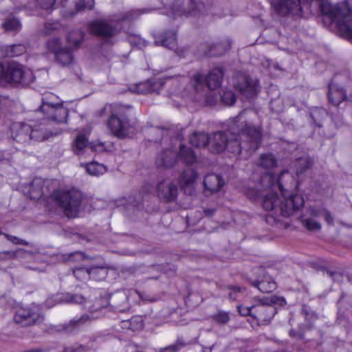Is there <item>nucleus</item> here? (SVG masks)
I'll list each match as a JSON object with an SVG mask.
<instances>
[{"label": "nucleus", "mask_w": 352, "mask_h": 352, "mask_svg": "<svg viewBox=\"0 0 352 352\" xmlns=\"http://www.w3.org/2000/svg\"><path fill=\"white\" fill-rule=\"evenodd\" d=\"M322 216L324 217L325 221L329 225H333L334 219L330 211H329L327 209L323 210Z\"/></svg>", "instance_id": "obj_55"}, {"label": "nucleus", "mask_w": 352, "mask_h": 352, "mask_svg": "<svg viewBox=\"0 0 352 352\" xmlns=\"http://www.w3.org/2000/svg\"><path fill=\"white\" fill-rule=\"evenodd\" d=\"M2 26L6 31L18 32L21 30V24L20 21L16 17H10L7 19Z\"/></svg>", "instance_id": "obj_39"}, {"label": "nucleus", "mask_w": 352, "mask_h": 352, "mask_svg": "<svg viewBox=\"0 0 352 352\" xmlns=\"http://www.w3.org/2000/svg\"><path fill=\"white\" fill-rule=\"evenodd\" d=\"M216 210L214 208H206L204 210V213L205 216L208 217H211L215 213Z\"/></svg>", "instance_id": "obj_58"}, {"label": "nucleus", "mask_w": 352, "mask_h": 352, "mask_svg": "<svg viewBox=\"0 0 352 352\" xmlns=\"http://www.w3.org/2000/svg\"><path fill=\"white\" fill-rule=\"evenodd\" d=\"M227 288L229 291L228 298L231 300H235L238 298V294L243 291V288L236 285H228Z\"/></svg>", "instance_id": "obj_51"}, {"label": "nucleus", "mask_w": 352, "mask_h": 352, "mask_svg": "<svg viewBox=\"0 0 352 352\" xmlns=\"http://www.w3.org/2000/svg\"><path fill=\"white\" fill-rule=\"evenodd\" d=\"M31 125L23 122H15L10 126V137L16 142L25 145L31 142Z\"/></svg>", "instance_id": "obj_14"}, {"label": "nucleus", "mask_w": 352, "mask_h": 352, "mask_svg": "<svg viewBox=\"0 0 352 352\" xmlns=\"http://www.w3.org/2000/svg\"><path fill=\"white\" fill-rule=\"evenodd\" d=\"M26 267L28 268V269L32 270H35V271H37V270L40 271L41 270L38 267L34 266V265H27Z\"/></svg>", "instance_id": "obj_63"}, {"label": "nucleus", "mask_w": 352, "mask_h": 352, "mask_svg": "<svg viewBox=\"0 0 352 352\" xmlns=\"http://www.w3.org/2000/svg\"><path fill=\"white\" fill-rule=\"evenodd\" d=\"M43 182L40 179H34L30 185L29 194L31 199L38 200L43 196Z\"/></svg>", "instance_id": "obj_34"}, {"label": "nucleus", "mask_w": 352, "mask_h": 352, "mask_svg": "<svg viewBox=\"0 0 352 352\" xmlns=\"http://www.w3.org/2000/svg\"><path fill=\"white\" fill-rule=\"evenodd\" d=\"M221 101L226 105L232 106L236 101L235 94L230 90L224 91L221 96Z\"/></svg>", "instance_id": "obj_47"}, {"label": "nucleus", "mask_w": 352, "mask_h": 352, "mask_svg": "<svg viewBox=\"0 0 352 352\" xmlns=\"http://www.w3.org/2000/svg\"><path fill=\"white\" fill-rule=\"evenodd\" d=\"M177 157L175 151L166 149L157 157L155 163L158 167L171 168L175 164Z\"/></svg>", "instance_id": "obj_24"}, {"label": "nucleus", "mask_w": 352, "mask_h": 352, "mask_svg": "<svg viewBox=\"0 0 352 352\" xmlns=\"http://www.w3.org/2000/svg\"><path fill=\"white\" fill-rule=\"evenodd\" d=\"M54 302H66L69 303L82 304V302L87 303L86 299L81 295L73 294L67 293L63 295V297H52L49 298L45 301V305L47 307H52L54 305Z\"/></svg>", "instance_id": "obj_23"}, {"label": "nucleus", "mask_w": 352, "mask_h": 352, "mask_svg": "<svg viewBox=\"0 0 352 352\" xmlns=\"http://www.w3.org/2000/svg\"><path fill=\"white\" fill-rule=\"evenodd\" d=\"M197 177V172L191 168H188L183 171L179 177V182L185 191L187 188H191L193 186Z\"/></svg>", "instance_id": "obj_28"}, {"label": "nucleus", "mask_w": 352, "mask_h": 352, "mask_svg": "<svg viewBox=\"0 0 352 352\" xmlns=\"http://www.w3.org/2000/svg\"><path fill=\"white\" fill-rule=\"evenodd\" d=\"M325 209L326 208H316L312 207V208H309V213L311 216H313L314 217H318L320 216H322L323 210H325Z\"/></svg>", "instance_id": "obj_56"}, {"label": "nucleus", "mask_w": 352, "mask_h": 352, "mask_svg": "<svg viewBox=\"0 0 352 352\" xmlns=\"http://www.w3.org/2000/svg\"><path fill=\"white\" fill-rule=\"evenodd\" d=\"M22 256L25 258H32L34 256L30 252L21 248H19L15 251L8 250L0 252V261H1L12 260Z\"/></svg>", "instance_id": "obj_29"}, {"label": "nucleus", "mask_w": 352, "mask_h": 352, "mask_svg": "<svg viewBox=\"0 0 352 352\" xmlns=\"http://www.w3.org/2000/svg\"><path fill=\"white\" fill-rule=\"evenodd\" d=\"M234 88L247 98H252L258 91V80L242 75L238 77Z\"/></svg>", "instance_id": "obj_16"}, {"label": "nucleus", "mask_w": 352, "mask_h": 352, "mask_svg": "<svg viewBox=\"0 0 352 352\" xmlns=\"http://www.w3.org/2000/svg\"><path fill=\"white\" fill-rule=\"evenodd\" d=\"M94 3V0H78L75 4V14L85 10H92Z\"/></svg>", "instance_id": "obj_41"}, {"label": "nucleus", "mask_w": 352, "mask_h": 352, "mask_svg": "<svg viewBox=\"0 0 352 352\" xmlns=\"http://www.w3.org/2000/svg\"><path fill=\"white\" fill-rule=\"evenodd\" d=\"M177 157L182 160L186 164H192L197 160L194 151L184 144H181L179 146V151L177 155Z\"/></svg>", "instance_id": "obj_32"}, {"label": "nucleus", "mask_w": 352, "mask_h": 352, "mask_svg": "<svg viewBox=\"0 0 352 352\" xmlns=\"http://www.w3.org/2000/svg\"><path fill=\"white\" fill-rule=\"evenodd\" d=\"M46 46L47 50L54 54V55H55L63 47L61 44V40L59 38L50 39L47 42Z\"/></svg>", "instance_id": "obj_45"}, {"label": "nucleus", "mask_w": 352, "mask_h": 352, "mask_svg": "<svg viewBox=\"0 0 352 352\" xmlns=\"http://www.w3.org/2000/svg\"><path fill=\"white\" fill-rule=\"evenodd\" d=\"M313 121L318 127L322 126V120L327 116V112L323 109L316 108L310 113Z\"/></svg>", "instance_id": "obj_40"}, {"label": "nucleus", "mask_w": 352, "mask_h": 352, "mask_svg": "<svg viewBox=\"0 0 352 352\" xmlns=\"http://www.w3.org/2000/svg\"><path fill=\"white\" fill-rule=\"evenodd\" d=\"M144 12L140 10H129L125 12H122L118 14L112 15L115 21L117 24L121 26V23L123 22H131L139 17V16Z\"/></svg>", "instance_id": "obj_31"}, {"label": "nucleus", "mask_w": 352, "mask_h": 352, "mask_svg": "<svg viewBox=\"0 0 352 352\" xmlns=\"http://www.w3.org/2000/svg\"><path fill=\"white\" fill-rule=\"evenodd\" d=\"M178 195L177 184L170 179L160 181L157 184V195L158 198L166 203L173 202Z\"/></svg>", "instance_id": "obj_13"}, {"label": "nucleus", "mask_w": 352, "mask_h": 352, "mask_svg": "<svg viewBox=\"0 0 352 352\" xmlns=\"http://www.w3.org/2000/svg\"><path fill=\"white\" fill-rule=\"evenodd\" d=\"M224 72L221 67H217L210 70L206 76L201 72H197L190 79V85L197 93L201 92L207 86L210 89H218L223 80Z\"/></svg>", "instance_id": "obj_10"}, {"label": "nucleus", "mask_w": 352, "mask_h": 352, "mask_svg": "<svg viewBox=\"0 0 352 352\" xmlns=\"http://www.w3.org/2000/svg\"><path fill=\"white\" fill-rule=\"evenodd\" d=\"M63 102L52 93L44 94L41 99L40 111L45 119L56 123H65L69 115L68 109L63 107Z\"/></svg>", "instance_id": "obj_6"}, {"label": "nucleus", "mask_w": 352, "mask_h": 352, "mask_svg": "<svg viewBox=\"0 0 352 352\" xmlns=\"http://www.w3.org/2000/svg\"><path fill=\"white\" fill-rule=\"evenodd\" d=\"M73 152L78 155H82L84 151L90 148L93 149V146L89 143L87 138L84 134H78L72 144Z\"/></svg>", "instance_id": "obj_27"}, {"label": "nucleus", "mask_w": 352, "mask_h": 352, "mask_svg": "<svg viewBox=\"0 0 352 352\" xmlns=\"http://www.w3.org/2000/svg\"><path fill=\"white\" fill-rule=\"evenodd\" d=\"M52 197L63 209L67 217L74 218L77 216L82 199L80 191L76 189L66 191L58 190L53 192Z\"/></svg>", "instance_id": "obj_7"}, {"label": "nucleus", "mask_w": 352, "mask_h": 352, "mask_svg": "<svg viewBox=\"0 0 352 352\" xmlns=\"http://www.w3.org/2000/svg\"><path fill=\"white\" fill-rule=\"evenodd\" d=\"M313 164L314 162L312 159L309 157L299 158L295 164L296 173L297 176L302 175L307 170L310 169Z\"/></svg>", "instance_id": "obj_35"}, {"label": "nucleus", "mask_w": 352, "mask_h": 352, "mask_svg": "<svg viewBox=\"0 0 352 352\" xmlns=\"http://www.w3.org/2000/svg\"><path fill=\"white\" fill-rule=\"evenodd\" d=\"M176 16H193L203 14L206 11V6L202 0H187L186 5L176 1L172 7Z\"/></svg>", "instance_id": "obj_12"}, {"label": "nucleus", "mask_w": 352, "mask_h": 352, "mask_svg": "<svg viewBox=\"0 0 352 352\" xmlns=\"http://www.w3.org/2000/svg\"><path fill=\"white\" fill-rule=\"evenodd\" d=\"M34 80L33 72L15 61H10L4 66L3 86L16 87L28 86Z\"/></svg>", "instance_id": "obj_5"}, {"label": "nucleus", "mask_w": 352, "mask_h": 352, "mask_svg": "<svg viewBox=\"0 0 352 352\" xmlns=\"http://www.w3.org/2000/svg\"><path fill=\"white\" fill-rule=\"evenodd\" d=\"M212 319L214 322L219 324H225L230 320V314L227 311H219L217 313L212 315Z\"/></svg>", "instance_id": "obj_43"}, {"label": "nucleus", "mask_w": 352, "mask_h": 352, "mask_svg": "<svg viewBox=\"0 0 352 352\" xmlns=\"http://www.w3.org/2000/svg\"><path fill=\"white\" fill-rule=\"evenodd\" d=\"M118 112L109 117L107 126L111 133L120 139L129 137L135 131V122L131 121L126 110L131 109V105L117 104Z\"/></svg>", "instance_id": "obj_4"}, {"label": "nucleus", "mask_w": 352, "mask_h": 352, "mask_svg": "<svg viewBox=\"0 0 352 352\" xmlns=\"http://www.w3.org/2000/svg\"><path fill=\"white\" fill-rule=\"evenodd\" d=\"M135 293L138 295L139 298L144 302H154L156 299L153 297L150 296L145 292L135 291Z\"/></svg>", "instance_id": "obj_54"}, {"label": "nucleus", "mask_w": 352, "mask_h": 352, "mask_svg": "<svg viewBox=\"0 0 352 352\" xmlns=\"http://www.w3.org/2000/svg\"><path fill=\"white\" fill-rule=\"evenodd\" d=\"M164 85V82L161 80H149L146 82L139 83L137 85V92L142 94L152 93L159 94Z\"/></svg>", "instance_id": "obj_22"}, {"label": "nucleus", "mask_w": 352, "mask_h": 352, "mask_svg": "<svg viewBox=\"0 0 352 352\" xmlns=\"http://www.w3.org/2000/svg\"><path fill=\"white\" fill-rule=\"evenodd\" d=\"M26 51L25 46L23 44H15L8 46V56H18Z\"/></svg>", "instance_id": "obj_44"}, {"label": "nucleus", "mask_w": 352, "mask_h": 352, "mask_svg": "<svg viewBox=\"0 0 352 352\" xmlns=\"http://www.w3.org/2000/svg\"><path fill=\"white\" fill-rule=\"evenodd\" d=\"M277 160L272 153L262 154L258 162L259 166L265 169H271L276 166Z\"/></svg>", "instance_id": "obj_36"}, {"label": "nucleus", "mask_w": 352, "mask_h": 352, "mask_svg": "<svg viewBox=\"0 0 352 352\" xmlns=\"http://www.w3.org/2000/svg\"><path fill=\"white\" fill-rule=\"evenodd\" d=\"M232 45V41L226 38L217 43H203L199 46L201 55L204 56H221L228 51Z\"/></svg>", "instance_id": "obj_15"}, {"label": "nucleus", "mask_w": 352, "mask_h": 352, "mask_svg": "<svg viewBox=\"0 0 352 352\" xmlns=\"http://www.w3.org/2000/svg\"><path fill=\"white\" fill-rule=\"evenodd\" d=\"M228 130L234 136L228 142L226 148L229 152L239 155L243 150L252 153L259 148L262 130L248 119L246 111L228 121Z\"/></svg>", "instance_id": "obj_2"}, {"label": "nucleus", "mask_w": 352, "mask_h": 352, "mask_svg": "<svg viewBox=\"0 0 352 352\" xmlns=\"http://www.w3.org/2000/svg\"><path fill=\"white\" fill-rule=\"evenodd\" d=\"M30 135L31 141L35 140L39 142L44 140L45 138H47L45 129L43 127H41V126L38 128H33L32 126V131Z\"/></svg>", "instance_id": "obj_42"}, {"label": "nucleus", "mask_w": 352, "mask_h": 352, "mask_svg": "<svg viewBox=\"0 0 352 352\" xmlns=\"http://www.w3.org/2000/svg\"><path fill=\"white\" fill-rule=\"evenodd\" d=\"M85 33L80 30H75L69 32L67 36V42L72 45L75 49L79 48L81 43L84 40Z\"/></svg>", "instance_id": "obj_33"}, {"label": "nucleus", "mask_w": 352, "mask_h": 352, "mask_svg": "<svg viewBox=\"0 0 352 352\" xmlns=\"http://www.w3.org/2000/svg\"><path fill=\"white\" fill-rule=\"evenodd\" d=\"M106 275H107V273L105 274V275L104 276L102 275V273H100V272H96L95 274V276L97 277L96 280L102 279V278H105Z\"/></svg>", "instance_id": "obj_62"}, {"label": "nucleus", "mask_w": 352, "mask_h": 352, "mask_svg": "<svg viewBox=\"0 0 352 352\" xmlns=\"http://www.w3.org/2000/svg\"><path fill=\"white\" fill-rule=\"evenodd\" d=\"M63 352H85V349L81 346L76 348L73 346H68L65 347Z\"/></svg>", "instance_id": "obj_57"}, {"label": "nucleus", "mask_w": 352, "mask_h": 352, "mask_svg": "<svg viewBox=\"0 0 352 352\" xmlns=\"http://www.w3.org/2000/svg\"><path fill=\"white\" fill-rule=\"evenodd\" d=\"M261 271L263 274V278L258 280L252 281V285L258 288L263 293H269L275 290L276 283L270 276L265 274L263 268H261Z\"/></svg>", "instance_id": "obj_21"}, {"label": "nucleus", "mask_w": 352, "mask_h": 352, "mask_svg": "<svg viewBox=\"0 0 352 352\" xmlns=\"http://www.w3.org/2000/svg\"><path fill=\"white\" fill-rule=\"evenodd\" d=\"M5 56H8V46L6 47H0V58Z\"/></svg>", "instance_id": "obj_59"}, {"label": "nucleus", "mask_w": 352, "mask_h": 352, "mask_svg": "<svg viewBox=\"0 0 352 352\" xmlns=\"http://www.w3.org/2000/svg\"><path fill=\"white\" fill-rule=\"evenodd\" d=\"M208 149L215 153L223 152L228 146V138L223 131H217L209 135Z\"/></svg>", "instance_id": "obj_18"}, {"label": "nucleus", "mask_w": 352, "mask_h": 352, "mask_svg": "<svg viewBox=\"0 0 352 352\" xmlns=\"http://www.w3.org/2000/svg\"><path fill=\"white\" fill-rule=\"evenodd\" d=\"M87 173L92 176H98L102 175L107 171V168L102 164L95 162L88 163L85 165Z\"/></svg>", "instance_id": "obj_37"}, {"label": "nucleus", "mask_w": 352, "mask_h": 352, "mask_svg": "<svg viewBox=\"0 0 352 352\" xmlns=\"http://www.w3.org/2000/svg\"><path fill=\"white\" fill-rule=\"evenodd\" d=\"M154 43L168 50L175 51L177 49L176 32L174 30L157 32L153 35Z\"/></svg>", "instance_id": "obj_17"}, {"label": "nucleus", "mask_w": 352, "mask_h": 352, "mask_svg": "<svg viewBox=\"0 0 352 352\" xmlns=\"http://www.w3.org/2000/svg\"><path fill=\"white\" fill-rule=\"evenodd\" d=\"M303 226L309 230H320L321 224L312 219L308 218L302 221Z\"/></svg>", "instance_id": "obj_50"}, {"label": "nucleus", "mask_w": 352, "mask_h": 352, "mask_svg": "<svg viewBox=\"0 0 352 352\" xmlns=\"http://www.w3.org/2000/svg\"><path fill=\"white\" fill-rule=\"evenodd\" d=\"M4 66L0 63V85L3 86V77L4 74Z\"/></svg>", "instance_id": "obj_60"}, {"label": "nucleus", "mask_w": 352, "mask_h": 352, "mask_svg": "<svg viewBox=\"0 0 352 352\" xmlns=\"http://www.w3.org/2000/svg\"><path fill=\"white\" fill-rule=\"evenodd\" d=\"M60 26V23L57 21L46 22L44 24L42 32H43V34H46V35L50 34L54 31L59 29Z\"/></svg>", "instance_id": "obj_49"}, {"label": "nucleus", "mask_w": 352, "mask_h": 352, "mask_svg": "<svg viewBox=\"0 0 352 352\" xmlns=\"http://www.w3.org/2000/svg\"><path fill=\"white\" fill-rule=\"evenodd\" d=\"M43 320L39 309L37 307H18L16 309L14 321L21 327L32 326Z\"/></svg>", "instance_id": "obj_11"}, {"label": "nucleus", "mask_w": 352, "mask_h": 352, "mask_svg": "<svg viewBox=\"0 0 352 352\" xmlns=\"http://www.w3.org/2000/svg\"><path fill=\"white\" fill-rule=\"evenodd\" d=\"M109 306L111 309L117 312H125L129 310L128 296L125 292H117L111 296L109 299L101 297L96 299L92 305H85L88 314L82 315L78 319H72L69 323L63 325V329L67 333H73L86 322L97 319L102 316V310Z\"/></svg>", "instance_id": "obj_3"}, {"label": "nucleus", "mask_w": 352, "mask_h": 352, "mask_svg": "<svg viewBox=\"0 0 352 352\" xmlns=\"http://www.w3.org/2000/svg\"><path fill=\"white\" fill-rule=\"evenodd\" d=\"M186 344L182 338H178L175 343L159 349L158 352H178L185 347Z\"/></svg>", "instance_id": "obj_38"}, {"label": "nucleus", "mask_w": 352, "mask_h": 352, "mask_svg": "<svg viewBox=\"0 0 352 352\" xmlns=\"http://www.w3.org/2000/svg\"><path fill=\"white\" fill-rule=\"evenodd\" d=\"M123 322L126 324L129 323V326L128 328L132 329L133 331L142 329L143 327L142 320L139 317H133L130 320L124 321Z\"/></svg>", "instance_id": "obj_48"}, {"label": "nucleus", "mask_w": 352, "mask_h": 352, "mask_svg": "<svg viewBox=\"0 0 352 352\" xmlns=\"http://www.w3.org/2000/svg\"><path fill=\"white\" fill-rule=\"evenodd\" d=\"M96 272L102 273L104 276L106 274V270L103 267L97 266L91 267H77L73 270L74 276L79 280H85L90 278L97 279V277L95 276Z\"/></svg>", "instance_id": "obj_19"}, {"label": "nucleus", "mask_w": 352, "mask_h": 352, "mask_svg": "<svg viewBox=\"0 0 352 352\" xmlns=\"http://www.w3.org/2000/svg\"><path fill=\"white\" fill-rule=\"evenodd\" d=\"M286 304L284 298L272 296L261 299L257 305H253L254 318L259 324H266L271 321L277 312L276 305L283 306Z\"/></svg>", "instance_id": "obj_9"}, {"label": "nucleus", "mask_w": 352, "mask_h": 352, "mask_svg": "<svg viewBox=\"0 0 352 352\" xmlns=\"http://www.w3.org/2000/svg\"><path fill=\"white\" fill-rule=\"evenodd\" d=\"M192 146L197 148L207 147L210 141L209 135L204 132H195L189 139Z\"/></svg>", "instance_id": "obj_30"}, {"label": "nucleus", "mask_w": 352, "mask_h": 352, "mask_svg": "<svg viewBox=\"0 0 352 352\" xmlns=\"http://www.w3.org/2000/svg\"><path fill=\"white\" fill-rule=\"evenodd\" d=\"M3 235L8 241L15 245H29V242L17 236L6 233H4Z\"/></svg>", "instance_id": "obj_52"}, {"label": "nucleus", "mask_w": 352, "mask_h": 352, "mask_svg": "<svg viewBox=\"0 0 352 352\" xmlns=\"http://www.w3.org/2000/svg\"><path fill=\"white\" fill-rule=\"evenodd\" d=\"M224 185V181L219 175L211 173L206 175L204 179L205 190L210 193L218 192Z\"/></svg>", "instance_id": "obj_20"}, {"label": "nucleus", "mask_w": 352, "mask_h": 352, "mask_svg": "<svg viewBox=\"0 0 352 352\" xmlns=\"http://www.w3.org/2000/svg\"><path fill=\"white\" fill-rule=\"evenodd\" d=\"M88 30L91 34L100 37L104 43H112L113 38L120 33L122 26L116 23L111 15L107 18L90 21Z\"/></svg>", "instance_id": "obj_8"}, {"label": "nucleus", "mask_w": 352, "mask_h": 352, "mask_svg": "<svg viewBox=\"0 0 352 352\" xmlns=\"http://www.w3.org/2000/svg\"><path fill=\"white\" fill-rule=\"evenodd\" d=\"M38 6L50 13L55 9L56 0H36Z\"/></svg>", "instance_id": "obj_46"}, {"label": "nucleus", "mask_w": 352, "mask_h": 352, "mask_svg": "<svg viewBox=\"0 0 352 352\" xmlns=\"http://www.w3.org/2000/svg\"><path fill=\"white\" fill-rule=\"evenodd\" d=\"M34 7V4L32 3H28L27 5L25 6V8L27 9L32 10Z\"/></svg>", "instance_id": "obj_64"}, {"label": "nucleus", "mask_w": 352, "mask_h": 352, "mask_svg": "<svg viewBox=\"0 0 352 352\" xmlns=\"http://www.w3.org/2000/svg\"><path fill=\"white\" fill-rule=\"evenodd\" d=\"M228 285H224V284H221V283H217V287L219 289H221V290H223V291H226V290H228V288H227V286Z\"/></svg>", "instance_id": "obj_61"}, {"label": "nucleus", "mask_w": 352, "mask_h": 352, "mask_svg": "<svg viewBox=\"0 0 352 352\" xmlns=\"http://www.w3.org/2000/svg\"><path fill=\"white\" fill-rule=\"evenodd\" d=\"M55 60L61 66H69L75 61L73 51L69 47H63L55 55Z\"/></svg>", "instance_id": "obj_26"}, {"label": "nucleus", "mask_w": 352, "mask_h": 352, "mask_svg": "<svg viewBox=\"0 0 352 352\" xmlns=\"http://www.w3.org/2000/svg\"><path fill=\"white\" fill-rule=\"evenodd\" d=\"M287 171L283 172L277 179L276 175L271 172L263 174L261 177V185L264 188L278 187L283 195L280 199L276 192L271 191L263 198V208L270 212V216L275 221L279 217H289L295 211L304 206V199L300 195H291L286 197L283 185V179Z\"/></svg>", "instance_id": "obj_1"}, {"label": "nucleus", "mask_w": 352, "mask_h": 352, "mask_svg": "<svg viewBox=\"0 0 352 352\" xmlns=\"http://www.w3.org/2000/svg\"><path fill=\"white\" fill-rule=\"evenodd\" d=\"M238 311L240 315L243 316H250L254 318V314L252 312L253 306L252 307H243L242 305L237 306Z\"/></svg>", "instance_id": "obj_53"}, {"label": "nucleus", "mask_w": 352, "mask_h": 352, "mask_svg": "<svg viewBox=\"0 0 352 352\" xmlns=\"http://www.w3.org/2000/svg\"><path fill=\"white\" fill-rule=\"evenodd\" d=\"M328 98L329 102L335 106H338L342 101L347 99L343 88L333 84L329 85Z\"/></svg>", "instance_id": "obj_25"}]
</instances>
